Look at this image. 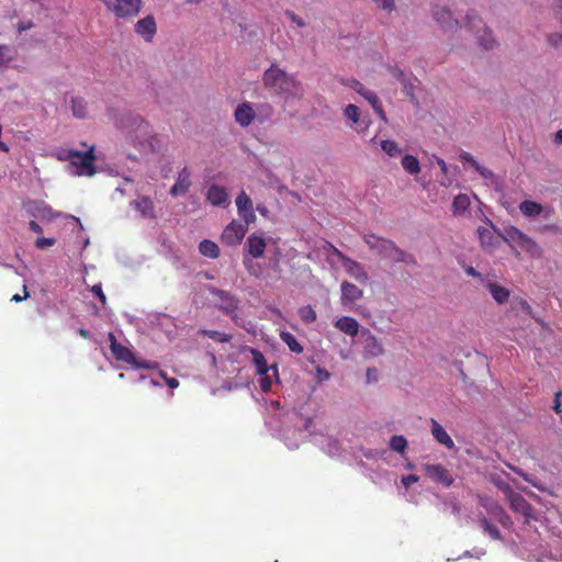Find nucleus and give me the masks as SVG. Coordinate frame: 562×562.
<instances>
[{
	"instance_id": "obj_36",
	"label": "nucleus",
	"mask_w": 562,
	"mask_h": 562,
	"mask_svg": "<svg viewBox=\"0 0 562 562\" xmlns=\"http://www.w3.org/2000/svg\"><path fill=\"white\" fill-rule=\"evenodd\" d=\"M199 333L218 342H229L233 339L231 334H225L217 330L201 329Z\"/></svg>"
},
{
	"instance_id": "obj_20",
	"label": "nucleus",
	"mask_w": 562,
	"mask_h": 562,
	"mask_svg": "<svg viewBox=\"0 0 562 562\" xmlns=\"http://www.w3.org/2000/svg\"><path fill=\"white\" fill-rule=\"evenodd\" d=\"M341 296L340 301L342 305H349L358 300H360L363 295V291L358 288L356 284L350 283L348 281H344L340 284Z\"/></svg>"
},
{
	"instance_id": "obj_55",
	"label": "nucleus",
	"mask_w": 562,
	"mask_h": 562,
	"mask_svg": "<svg viewBox=\"0 0 562 562\" xmlns=\"http://www.w3.org/2000/svg\"><path fill=\"white\" fill-rule=\"evenodd\" d=\"M92 292L95 296L99 297V300L101 301V303L104 305L105 304V301H106V297L102 291V288L101 285H93L92 286Z\"/></svg>"
},
{
	"instance_id": "obj_17",
	"label": "nucleus",
	"mask_w": 562,
	"mask_h": 562,
	"mask_svg": "<svg viewBox=\"0 0 562 562\" xmlns=\"http://www.w3.org/2000/svg\"><path fill=\"white\" fill-rule=\"evenodd\" d=\"M135 32L146 42L150 43L157 32V24L153 15L138 20L135 24Z\"/></svg>"
},
{
	"instance_id": "obj_28",
	"label": "nucleus",
	"mask_w": 562,
	"mask_h": 562,
	"mask_svg": "<svg viewBox=\"0 0 562 562\" xmlns=\"http://www.w3.org/2000/svg\"><path fill=\"white\" fill-rule=\"evenodd\" d=\"M199 251L204 257L216 259L220 256V248L218 246L210 240V239H203L199 245Z\"/></svg>"
},
{
	"instance_id": "obj_63",
	"label": "nucleus",
	"mask_w": 562,
	"mask_h": 562,
	"mask_svg": "<svg viewBox=\"0 0 562 562\" xmlns=\"http://www.w3.org/2000/svg\"><path fill=\"white\" fill-rule=\"evenodd\" d=\"M27 296H29V293L26 291V286L24 285V295L21 296L19 294H14L12 296L11 301L19 303V302H22L23 300H25Z\"/></svg>"
},
{
	"instance_id": "obj_47",
	"label": "nucleus",
	"mask_w": 562,
	"mask_h": 562,
	"mask_svg": "<svg viewBox=\"0 0 562 562\" xmlns=\"http://www.w3.org/2000/svg\"><path fill=\"white\" fill-rule=\"evenodd\" d=\"M133 124L137 125V130L147 133L149 125L139 115H131Z\"/></svg>"
},
{
	"instance_id": "obj_4",
	"label": "nucleus",
	"mask_w": 562,
	"mask_h": 562,
	"mask_svg": "<svg viewBox=\"0 0 562 562\" xmlns=\"http://www.w3.org/2000/svg\"><path fill=\"white\" fill-rule=\"evenodd\" d=\"M503 239L506 243H515L532 258H541L543 250L541 247L528 235L515 226L504 228Z\"/></svg>"
},
{
	"instance_id": "obj_13",
	"label": "nucleus",
	"mask_w": 562,
	"mask_h": 562,
	"mask_svg": "<svg viewBox=\"0 0 562 562\" xmlns=\"http://www.w3.org/2000/svg\"><path fill=\"white\" fill-rule=\"evenodd\" d=\"M234 119L240 127H248L256 120V110L252 103L249 101L239 103L234 111Z\"/></svg>"
},
{
	"instance_id": "obj_54",
	"label": "nucleus",
	"mask_w": 562,
	"mask_h": 562,
	"mask_svg": "<svg viewBox=\"0 0 562 562\" xmlns=\"http://www.w3.org/2000/svg\"><path fill=\"white\" fill-rule=\"evenodd\" d=\"M350 88H352L355 91H357L359 94H363L368 89L364 88V86L358 81V80H351Z\"/></svg>"
},
{
	"instance_id": "obj_29",
	"label": "nucleus",
	"mask_w": 562,
	"mask_h": 562,
	"mask_svg": "<svg viewBox=\"0 0 562 562\" xmlns=\"http://www.w3.org/2000/svg\"><path fill=\"white\" fill-rule=\"evenodd\" d=\"M520 212L528 217H535L541 214L542 205L535 201L525 200L519 205Z\"/></svg>"
},
{
	"instance_id": "obj_38",
	"label": "nucleus",
	"mask_w": 562,
	"mask_h": 562,
	"mask_svg": "<svg viewBox=\"0 0 562 562\" xmlns=\"http://www.w3.org/2000/svg\"><path fill=\"white\" fill-rule=\"evenodd\" d=\"M390 448L398 453H404L407 448V440L402 435H395L390 440Z\"/></svg>"
},
{
	"instance_id": "obj_40",
	"label": "nucleus",
	"mask_w": 562,
	"mask_h": 562,
	"mask_svg": "<svg viewBox=\"0 0 562 562\" xmlns=\"http://www.w3.org/2000/svg\"><path fill=\"white\" fill-rule=\"evenodd\" d=\"M363 240L370 249L379 251L385 238L379 237L374 234H368L363 236Z\"/></svg>"
},
{
	"instance_id": "obj_21",
	"label": "nucleus",
	"mask_w": 562,
	"mask_h": 562,
	"mask_svg": "<svg viewBox=\"0 0 562 562\" xmlns=\"http://www.w3.org/2000/svg\"><path fill=\"white\" fill-rule=\"evenodd\" d=\"M483 286L491 293L496 303L504 304L509 300L510 291L507 288L493 282L490 279H487Z\"/></svg>"
},
{
	"instance_id": "obj_25",
	"label": "nucleus",
	"mask_w": 562,
	"mask_h": 562,
	"mask_svg": "<svg viewBox=\"0 0 562 562\" xmlns=\"http://www.w3.org/2000/svg\"><path fill=\"white\" fill-rule=\"evenodd\" d=\"M431 432L435 439L448 449L454 447V442L445 428L435 419H431Z\"/></svg>"
},
{
	"instance_id": "obj_45",
	"label": "nucleus",
	"mask_w": 562,
	"mask_h": 562,
	"mask_svg": "<svg viewBox=\"0 0 562 562\" xmlns=\"http://www.w3.org/2000/svg\"><path fill=\"white\" fill-rule=\"evenodd\" d=\"M548 42L551 46L562 49V34L554 32L548 35Z\"/></svg>"
},
{
	"instance_id": "obj_44",
	"label": "nucleus",
	"mask_w": 562,
	"mask_h": 562,
	"mask_svg": "<svg viewBox=\"0 0 562 562\" xmlns=\"http://www.w3.org/2000/svg\"><path fill=\"white\" fill-rule=\"evenodd\" d=\"M12 59L11 49L7 45H0V67Z\"/></svg>"
},
{
	"instance_id": "obj_3",
	"label": "nucleus",
	"mask_w": 562,
	"mask_h": 562,
	"mask_svg": "<svg viewBox=\"0 0 562 562\" xmlns=\"http://www.w3.org/2000/svg\"><path fill=\"white\" fill-rule=\"evenodd\" d=\"M108 337L110 340V349L115 360L125 362L135 369H155L157 367L156 362L138 360L127 347L117 342L113 333H109Z\"/></svg>"
},
{
	"instance_id": "obj_12",
	"label": "nucleus",
	"mask_w": 562,
	"mask_h": 562,
	"mask_svg": "<svg viewBox=\"0 0 562 562\" xmlns=\"http://www.w3.org/2000/svg\"><path fill=\"white\" fill-rule=\"evenodd\" d=\"M432 16L443 32H453L459 27V21L452 16L450 10L446 7H434Z\"/></svg>"
},
{
	"instance_id": "obj_1",
	"label": "nucleus",
	"mask_w": 562,
	"mask_h": 562,
	"mask_svg": "<svg viewBox=\"0 0 562 562\" xmlns=\"http://www.w3.org/2000/svg\"><path fill=\"white\" fill-rule=\"evenodd\" d=\"M262 83L266 89L282 97L285 101L301 99L304 94L303 86L294 76L272 64L262 76Z\"/></svg>"
},
{
	"instance_id": "obj_2",
	"label": "nucleus",
	"mask_w": 562,
	"mask_h": 562,
	"mask_svg": "<svg viewBox=\"0 0 562 562\" xmlns=\"http://www.w3.org/2000/svg\"><path fill=\"white\" fill-rule=\"evenodd\" d=\"M59 160H68L75 167L77 176L91 177L95 173V155L94 147L91 146L87 151H79L76 149L63 150L58 155Z\"/></svg>"
},
{
	"instance_id": "obj_42",
	"label": "nucleus",
	"mask_w": 562,
	"mask_h": 562,
	"mask_svg": "<svg viewBox=\"0 0 562 562\" xmlns=\"http://www.w3.org/2000/svg\"><path fill=\"white\" fill-rule=\"evenodd\" d=\"M344 115L352 123H358L360 119L359 108L355 104H348L344 110Z\"/></svg>"
},
{
	"instance_id": "obj_49",
	"label": "nucleus",
	"mask_w": 562,
	"mask_h": 562,
	"mask_svg": "<svg viewBox=\"0 0 562 562\" xmlns=\"http://www.w3.org/2000/svg\"><path fill=\"white\" fill-rule=\"evenodd\" d=\"M465 273L468 276H471L473 278H476L481 284L483 285L486 281H487V278H485L482 273H480L479 271H476L473 267L469 266L464 269Z\"/></svg>"
},
{
	"instance_id": "obj_34",
	"label": "nucleus",
	"mask_w": 562,
	"mask_h": 562,
	"mask_svg": "<svg viewBox=\"0 0 562 562\" xmlns=\"http://www.w3.org/2000/svg\"><path fill=\"white\" fill-rule=\"evenodd\" d=\"M281 340L289 347V349L292 352H295L297 355L303 352L302 345L297 341L294 335H292L289 331H281L280 333Z\"/></svg>"
},
{
	"instance_id": "obj_24",
	"label": "nucleus",
	"mask_w": 562,
	"mask_h": 562,
	"mask_svg": "<svg viewBox=\"0 0 562 562\" xmlns=\"http://www.w3.org/2000/svg\"><path fill=\"white\" fill-rule=\"evenodd\" d=\"M335 327L351 337L359 333V323L350 316H342L335 322Z\"/></svg>"
},
{
	"instance_id": "obj_60",
	"label": "nucleus",
	"mask_w": 562,
	"mask_h": 562,
	"mask_svg": "<svg viewBox=\"0 0 562 562\" xmlns=\"http://www.w3.org/2000/svg\"><path fill=\"white\" fill-rule=\"evenodd\" d=\"M367 379H368V382L376 381L378 380V370L375 368H368L367 369Z\"/></svg>"
},
{
	"instance_id": "obj_9",
	"label": "nucleus",
	"mask_w": 562,
	"mask_h": 562,
	"mask_svg": "<svg viewBox=\"0 0 562 562\" xmlns=\"http://www.w3.org/2000/svg\"><path fill=\"white\" fill-rule=\"evenodd\" d=\"M378 254L383 259H389L395 263L397 262H406V263H415V259L412 255L405 252L401 248H398L392 240L385 239L380 247Z\"/></svg>"
},
{
	"instance_id": "obj_18",
	"label": "nucleus",
	"mask_w": 562,
	"mask_h": 562,
	"mask_svg": "<svg viewBox=\"0 0 562 562\" xmlns=\"http://www.w3.org/2000/svg\"><path fill=\"white\" fill-rule=\"evenodd\" d=\"M192 186L191 171L188 167H183L177 176L176 182L170 188L169 193L172 196L186 194Z\"/></svg>"
},
{
	"instance_id": "obj_43",
	"label": "nucleus",
	"mask_w": 562,
	"mask_h": 562,
	"mask_svg": "<svg viewBox=\"0 0 562 562\" xmlns=\"http://www.w3.org/2000/svg\"><path fill=\"white\" fill-rule=\"evenodd\" d=\"M375 5L387 12V13H391L395 10V0H372Z\"/></svg>"
},
{
	"instance_id": "obj_33",
	"label": "nucleus",
	"mask_w": 562,
	"mask_h": 562,
	"mask_svg": "<svg viewBox=\"0 0 562 562\" xmlns=\"http://www.w3.org/2000/svg\"><path fill=\"white\" fill-rule=\"evenodd\" d=\"M470 206V198L467 194L459 193L452 202V212L454 215L463 214Z\"/></svg>"
},
{
	"instance_id": "obj_19",
	"label": "nucleus",
	"mask_w": 562,
	"mask_h": 562,
	"mask_svg": "<svg viewBox=\"0 0 562 562\" xmlns=\"http://www.w3.org/2000/svg\"><path fill=\"white\" fill-rule=\"evenodd\" d=\"M236 206L239 216L246 223H252L256 220V214L252 209V202L245 191H241L236 198Z\"/></svg>"
},
{
	"instance_id": "obj_37",
	"label": "nucleus",
	"mask_w": 562,
	"mask_h": 562,
	"mask_svg": "<svg viewBox=\"0 0 562 562\" xmlns=\"http://www.w3.org/2000/svg\"><path fill=\"white\" fill-rule=\"evenodd\" d=\"M481 527L483 528L484 532H486L492 539L494 540H501V531L496 526L490 522V520L485 517H482L480 519Z\"/></svg>"
},
{
	"instance_id": "obj_52",
	"label": "nucleus",
	"mask_w": 562,
	"mask_h": 562,
	"mask_svg": "<svg viewBox=\"0 0 562 562\" xmlns=\"http://www.w3.org/2000/svg\"><path fill=\"white\" fill-rule=\"evenodd\" d=\"M286 16L293 22L295 23L299 27H304L305 26V22L303 21V19H301L300 16H297L294 12L292 11H286L285 12Z\"/></svg>"
},
{
	"instance_id": "obj_10",
	"label": "nucleus",
	"mask_w": 562,
	"mask_h": 562,
	"mask_svg": "<svg viewBox=\"0 0 562 562\" xmlns=\"http://www.w3.org/2000/svg\"><path fill=\"white\" fill-rule=\"evenodd\" d=\"M210 292L213 296L220 299L221 303L218 308L225 314L229 315L234 322L237 321L236 311L239 306V300L225 290H221L217 288H210Z\"/></svg>"
},
{
	"instance_id": "obj_27",
	"label": "nucleus",
	"mask_w": 562,
	"mask_h": 562,
	"mask_svg": "<svg viewBox=\"0 0 562 562\" xmlns=\"http://www.w3.org/2000/svg\"><path fill=\"white\" fill-rule=\"evenodd\" d=\"M479 503L484 507L491 515L497 516L503 515L508 520V515L504 512L503 507L487 496H479Z\"/></svg>"
},
{
	"instance_id": "obj_50",
	"label": "nucleus",
	"mask_w": 562,
	"mask_h": 562,
	"mask_svg": "<svg viewBox=\"0 0 562 562\" xmlns=\"http://www.w3.org/2000/svg\"><path fill=\"white\" fill-rule=\"evenodd\" d=\"M246 269L251 276L259 277L261 274V267L258 263L244 261Z\"/></svg>"
},
{
	"instance_id": "obj_6",
	"label": "nucleus",
	"mask_w": 562,
	"mask_h": 562,
	"mask_svg": "<svg viewBox=\"0 0 562 562\" xmlns=\"http://www.w3.org/2000/svg\"><path fill=\"white\" fill-rule=\"evenodd\" d=\"M108 10L117 19H130L136 16L143 5L142 0H101Z\"/></svg>"
},
{
	"instance_id": "obj_5",
	"label": "nucleus",
	"mask_w": 562,
	"mask_h": 562,
	"mask_svg": "<svg viewBox=\"0 0 562 562\" xmlns=\"http://www.w3.org/2000/svg\"><path fill=\"white\" fill-rule=\"evenodd\" d=\"M467 29L471 32L475 31L477 42L484 49H492L496 45L492 31L473 11L467 14Z\"/></svg>"
},
{
	"instance_id": "obj_14",
	"label": "nucleus",
	"mask_w": 562,
	"mask_h": 562,
	"mask_svg": "<svg viewBox=\"0 0 562 562\" xmlns=\"http://www.w3.org/2000/svg\"><path fill=\"white\" fill-rule=\"evenodd\" d=\"M507 490V501L509 503L510 508L524 515L526 518L531 517L532 507L526 501V498L519 493L515 492L512 487H506Z\"/></svg>"
},
{
	"instance_id": "obj_51",
	"label": "nucleus",
	"mask_w": 562,
	"mask_h": 562,
	"mask_svg": "<svg viewBox=\"0 0 562 562\" xmlns=\"http://www.w3.org/2000/svg\"><path fill=\"white\" fill-rule=\"evenodd\" d=\"M474 169L484 178V179H491L494 177V173L492 170L481 166L479 162L475 164Z\"/></svg>"
},
{
	"instance_id": "obj_39",
	"label": "nucleus",
	"mask_w": 562,
	"mask_h": 562,
	"mask_svg": "<svg viewBox=\"0 0 562 562\" xmlns=\"http://www.w3.org/2000/svg\"><path fill=\"white\" fill-rule=\"evenodd\" d=\"M381 147L383 151H385L390 157H396L401 154V149L396 142L391 139H385L381 142Z\"/></svg>"
},
{
	"instance_id": "obj_22",
	"label": "nucleus",
	"mask_w": 562,
	"mask_h": 562,
	"mask_svg": "<svg viewBox=\"0 0 562 562\" xmlns=\"http://www.w3.org/2000/svg\"><path fill=\"white\" fill-rule=\"evenodd\" d=\"M267 243L262 236L251 234L246 241V247L249 255L254 258L262 257Z\"/></svg>"
},
{
	"instance_id": "obj_59",
	"label": "nucleus",
	"mask_w": 562,
	"mask_h": 562,
	"mask_svg": "<svg viewBox=\"0 0 562 562\" xmlns=\"http://www.w3.org/2000/svg\"><path fill=\"white\" fill-rule=\"evenodd\" d=\"M390 71L397 80L403 81L405 79L404 71L397 67H391Z\"/></svg>"
},
{
	"instance_id": "obj_16",
	"label": "nucleus",
	"mask_w": 562,
	"mask_h": 562,
	"mask_svg": "<svg viewBox=\"0 0 562 562\" xmlns=\"http://www.w3.org/2000/svg\"><path fill=\"white\" fill-rule=\"evenodd\" d=\"M361 336L364 338V355L369 358H375L383 355L384 349L379 339L367 328L361 330Z\"/></svg>"
},
{
	"instance_id": "obj_41",
	"label": "nucleus",
	"mask_w": 562,
	"mask_h": 562,
	"mask_svg": "<svg viewBox=\"0 0 562 562\" xmlns=\"http://www.w3.org/2000/svg\"><path fill=\"white\" fill-rule=\"evenodd\" d=\"M301 319L305 323H313L316 321V312L311 305L303 306L299 310Z\"/></svg>"
},
{
	"instance_id": "obj_58",
	"label": "nucleus",
	"mask_w": 562,
	"mask_h": 562,
	"mask_svg": "<svg viewBox=\"0 0 562 562\" xmlns=\"http://www.w3.org/2000/svg\"><path fill=\"white\" fill-rule=\"evenodd\" d=\"M460 159L462 161L470 162L473 167H475V164H477V161L474 159V157L470 153H467V151H463L460 154Z\"/></svg>"
},
{
	"instance_id": "obj_26",
	"label": "nucleus",
	"mask_w": 562,
	"mask_h": 562,
	"mask_svg": "<svg viewBox=\"0 0 562 562\" xmlns=\"http://www.w3.org/2000/svg\"><path fill=\"white\" fill-rule=\"evenodd\" d=\"M249 351L252 356V363L256 367L257 374L266 375L270 368L267 364L263 353L255 348H250Z\"/></svg>"
},
{
	"instance_id": "obj_61",
	"label": "nucleus",
	"mask_w": 562,
	"mask_h": 562,
	"mask_svg": "<svg viewBox=\"0 0 562 562\" xmlns=\"http://www.w3.org/2000/svg\"><path fill=\"white\" fill-rule=\"evenodd\" d=\"M562 395V392L559 391L555 393V398H554V405H553V409L555 413H561L562 412V408H561V402H560V396Z\"/></svg>"
},
{
	"instance_id": "obj_57",
	"label": "nucleus",
	"mask_w": 562,
	"mask_h": 562,
	"mask_svg": "<svg viewBox=\"0 0 562 562\" xmlns=\"http://www.w3.org/2000/svg\"><path fill=\"white\" fill-rule=\"evenodd\" d=\"M34 26L33 22L32 21H29V22H19L16 24V30L18 32L21 34L27 30H31L32 27Z\"/></svg>"
},
{
	"instance_id": "obj_46",
	"label": "nucleus",
	"mask_w": 562,
	"mask_h": 562,
	"mask_svg": "<svg viewBox=\"0 0 562 562\" xmlns=\"http://www.w3.org/2000/svg\"><path fill=\"white\" fill-rule=\"evenodd\" d=\"M56 243L55 238H48V237H38L36 240H35V246L36 248L38 249H45V248H48V247H52L54 246Z\"/></svg>"
},
{
	"instance_id": "obj_11",
	"label": "nucleus",
	"mask_w": 562,
	"mask_h": 562,
	"mask_svg": "<svg viewBox=\"0 0 562 562\" xmlns=\"http://www.w3.org/2000/svg\"><path fill=\"white\" fill-rule=\"evenodd\" d=\"M425 474L434 482L450 487L453 484L451 472L441 464H425L423 467Z\"/></svg>"
},
{
	"instance_id": "obj_62",
	"label": "nucleus",
	"mask_w": 562,
	"mask_h": 562,
	"mask_svg": "<svg viewBox=\"0 0 562 562\" xmlns=\"http://www.w3.org/2000/svg\"><path fill=\"white\" fill-rule=\"evenodd\" d=\"M29 227L32 232L36 233V234H42L43 233V229L42 227L35 222V221H31L29 223Z\"/></svg>"
},
{
	"instance_id": "obj_23",
	"label": "nucleus",
	"mask_w": 562,
	"mask_h": 562,
	"mask_svg": "<svg viewBox=\"0 0 562 562\" xmlns=\"http://www.w3.org/2000/svg\"><path fill=\"white\" fill-rule=\"evenodd\" d=\"M131 205L137 210L143 217L145 218H155V206L150 198L148 196H142L138 200H134L131 202Z\"/></svg>"
},
{
	"instance_id": "obj_32",
	"label": "nucleus",
	"mask_w": 562,
	"mask_h": 562,
	"mask_svg": "<svg viewBox=\"0 0 562 562\" xmlns=\"http://www.w3.org/2000/svg\"><path fill=\"white\" fill-rule=\"evenodd\" d=\"M402 167L409 175H418L420 172V166L418 159L413 155H404L402 157Z\"/></svg>"
},
{
	"instance_id": "obj_48",
	"label": "nucleus",
	"mask_w": 562,
	"mask_h": 562,
	"mask_svg": "<svg viewBox=\"0 0 562 562\" xmlns=\"http://www.w3.org/2000/svg\"><path fill=\"white\" fill-rule=\"evenodd\" d=\"M512 471H514L516 474H518L520 477L524 479V481L530 483L532 486L539 488V485L533 481V479L525 473L521 469L517 467H509Z\"/></svg>"
},
{
	"instance_id": "obj_7",
	"label": "nucleus",
	"mask_w": 562,
	"mask_h": 562,
	"mask_svg": "<svg viewBox=\"0 0 562 562\" xmlns=\"http://www.w3.org/2000/svg\"><path fill=\"white\" fill-rule=\"evenodd\" d=\"M330 249L333 250V254L339 259L341 262L345 271L355 280L361 283H366L369 279L367 271L364 270V267L351 258L347 257L345 254H342L338 248H336L334 245H329Z\"/></svg>"
},
{
	"instance_id": "obj_64",
	"label": "nucleus",
	"mask_w": 562,
	"mask_h": 562,
	"mask_svg": "<svg viewBox=\"0 0 562 562\" xmlns=\"http://www.w3.org/2000/svg\"><path fill=\"white\" fill-rule=\"evenodd\" d=\"M555 145H562V130H559L554 135Z\"/></svg>"
},
{
	"instance_id": "obj_35",
	"label": "nucleus",
	"mask_w": 562,
	"mask_h": 562,
	"mask_svg": "<svg viewBox=\"0 0 562 562\" xmlns=\"http://www.w3.org/2000/svg\"><path fill=\"white\" fill-rule=\"evenodd\" d=\"M256 117L260 123H263L265 121H269L274 113V109L269 103H260L257 104L256 108Z\"/></svg>"
},
{
	"instance_id": "obj_56",
	"label": "nucleus",
	"mask_w": 562,
	"mask_h": 562,
	"mask_svg": "<svg viewBox=\"0 0 562 562\" xmlns=\"http://www.w3.org/2000/svg\"><path fill=\"white\" fill-rule=\"evenodd\" d=\"M271 379L269 376H263L261 378L260 380V389L263 391V392H269L271 390Z\"/></svg>"
},
{
	"instance_id": "obj_31",
	"label": "nucleus",
	"mask_w": 562,
	"mask_h": 562,
	"mask_svg": "<svg viewBox=\"0 0 562 562\" xmlns=\"http://www.w3.org/2000/svg\"><path fill=\"white\" fill-rule=\"evenodd\" d=\"M72 115L77 119H85L88 114L87 102L81 97H74L70 100Z\"/></svg>"
},
{
	"instance_id": "obj_15",
	"label": "nucleus",
	"mask_w": 562,
	"mask_h": 562,
	"mask_svg": "<svg viewBox=\"0 0 562 562\" xmlns=\"http://www.w3.org/2000/svg\"><path fill=\"white\" fill-rule=\"evenodd\" d=\"M206 201L218 207H227L231 204L229 195L224 187L211 184L205 194Z\"/></svg>"
},
{
	"instance_id": "obj_8",
	"label": "nucleus",
	"mask_w": 562,
	"mask_h": 562,
	"mask_svg": "<svg viewBox=\"0 0 562 562\" xmlns=\"http://www.w3.org/2000/svg\"><path fill=\"white\" fill-rule=\"evenodd\" d=\"M250 223L233 220L223 231L221 239L227 246H236L244 239Z\"/></svg>"
},
{
	"instance_id": "obj_53",
	"label": "nucleus",
	"mask_w": 562,
	"mask_h": 562,
	"mask_svg": "<svg viewBox=\"0 0 562 562\" xmlns=\"http://www.w3.org/2000/svg\"><path fill=\"white\" fill-rule=\"evenodd\" d=\"M419 477L415 474H408V475H404L402 477V484L405 486V487H409L412 484L418 482Z\"/></svg>"
},
{
	"instance_id": "obj_30",
	"label": "nucleus",
	"mask_w": 562,
	"mask_h": 562,
	"mask_svg": "<svg viewBox=\"0 0 562 562\" xmlns=\"http://www.w3.org/2000/svg\"><path fill=\"white\" fill-rule=\"evenodd\" d=\"M362 97L371 104L372 109L380 116V119L386 121L385 112L382 108L379 97L370 90H367Z\"/></svg>"
}]
</instances>
